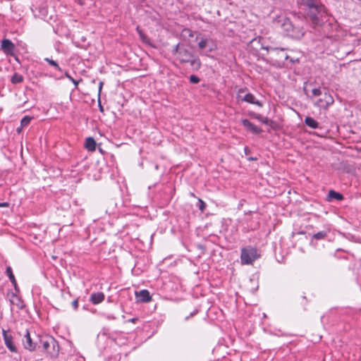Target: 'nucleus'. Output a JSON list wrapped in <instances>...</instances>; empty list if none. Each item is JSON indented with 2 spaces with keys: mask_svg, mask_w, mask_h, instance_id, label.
I'll return each instance as SVG.
<instances>
[{
  "mask_svg": "<svg viewBox=\"0 0 361 361\" xmlns=\"http://www.w3.org/2000/svg\"><path fill=\"white\" fill-rule=\"evenodd\" d=\"M273 23L276 27L281 28L282 30L285 35L298 39H300L304 35L302 27L293 25L286 16H276L274 19Z\"/></svg>",
  "mask_w": 361,
  "mask_h": 361,
  "instance_id": "obj_1",
  "label": "nucleus"
},
{
  "mask_svg": "<svg viewBox=\"0 0 361 361\" xmlns=\"http://www.w3.org/2000/svg\"><path fill=\"white\" fill-rule=\"evenodd\" d=\"M173 54L180 63H190L191 66H200V62L197 59H192V54L183 44H178L172 50Z\"/></svg>",
  "mask_w": 361,
  "mask_h": 361,
  "instance_id": "obj_2",
  "label": "nucleus"
},
{
  "mask_svg": "<svg viewBox=\"0 0 361 361\" xmlns=\"http://www.w3.org/2000/svg\"><path fill=\"white\" fill-rule=\"evenodd\" d=\"M43 349L51 357H56L59 352V346L53 337H44L40 340Z\"/></svg>",
  "mask_w": 361,
  "mask_h": 361,
  "instance_id": "obj_3",
  "label": "nucleus"
},
{
  "mask_svg": "<svg viewBox=\"0 0 361 361\" xmlns=\"http://www.w3.org/2000/svg\"><path fill=\"white\" fill-rule=\"evenodd\" d=\"M324 8L322 6L317 5L308 9L307 16L314 25H320L324 14Z\"/></svg>",
  "mask_w": 361,
  "mask_h": 361,
  "instance_id": "obj_4",
  "label": "nucleus"
},
{
  "mask_svg": "<svg viewBox=\"0 0 361 361\" xmlns=\"http://www.w3.org/2000/svg\"><path fill=\"white\" fill-rule=\"evenodd\" d=\"M246 88L239 89L236 97L237 100L238 102H245L247 103L256 104L258 106L262 107V104L257 100L252 94L246 92Z\"/></svg>",
  "mask_w": 361,
  "mask_h": 361,
  "instance_id": "obj_5",
  "label": "nucleus"
},
{
  "mask_svg": "<svg viewBox=\"0 0 361 361\" xmlns=\"http://www.w3.org/2000/svg\"><path fill=\"white\" fill-rule=\"evenodd\" d=\"M260 256L261 254L257 252V250H241V264H252Z\"/></svg>",
  "mask_w": 361,
  "mask_h": 361,
  "instance_id": "obj_6",
  "label": "nucleus"
},
{
  "mask_svg": "<svg viewBox=\"0 0 361 361\" xmlns=\"http://www.w3.org/2000/svg\"><path fill=\"white\" fill-rule=\"evenodd\" d=\"M334 102L333 97L329 93L325 92L322 97L317 101L315 104L319 108L326 109L329 106L333 104Z\"/></svg>",
  "mask_w": 361,
  "mask_h": 361,
  "instance_id": "obj_7",
  "label": "nucleus"
},
{
  "mask_svg": "<svg viewBox=\"0 0 361 361\" xmlns=\"http://www.w3.org/2000/svg\"><path fill=\"white\" fill-rule=\"evenodd\" d=\"M1 47L3 51L7 55H13L15 50L14 44L8 39L1 41Z\"/></svg>",
  "mask_w": 361,
  "mask_h": 361,
  "instance_id": "obj_8",
  "label": "nucleus"
},
{
  "mask_svg": "<svg viewBox=\"0 0 361 361\" xmlns=\"http://www.w3.org/2000/svg\"><path fill=\"white\" fill-rule=\"evenodd\" d=\"M3 336L6 346L13 353L17 352V348L13 342V336L8 334L6 331L3 329Z\"/></svg>",
  "mask_w": 361,
  "mask_h": 361,
  "instance_id": "obj_9",
  "label": "nucleus"
},
{
  "mask_svg": "<svg viewBox=\"0 0 361 361\" xmlns=\"http://www.w3.org/2000/svg\"><path fill=\"white\" fill-rule=\"evenodd\" d=\"M23 343L26 349L33 350L36 348V343L32 341L30 337V332L27 329L25 330V334L23 339Z\"/></svg>",
  "mask_w": 361,
  "mask_h": 361,
  "instance_id": "obj_10",
  "label": "nucleus"
},
{
  "mask_svg": "<svg viewBox=\"0 0 361 361\" xmlns=\"http://www.w3.org/2000/svg\"><path fill=\"white\" fill-rule=\"evenodd\" d=\"M242 123L247 130L250 131L253 134L258 135L262 132V130L260 128L254 125L247 119H243Z\"/></svg>",
  "mask_w": 361,
  "mask_h": 361,
  "instance_id": "obj_11",
  "label": "nucleus"
},
{
  "mask_svg": "<svg viewBox=\"0 0 361 361\" xmlns=\"http://www.w3.org/2000/svg\"><path fill=\"white\" fill-rule=\"evenodd\" d=\"M135 296L138 301L142 302H148L152 300V297L147 290H141L135 292Z\"/></svg>",
  "mask_w": 361,
  "mask_h": 361,
  "instance_id": "obj_12",
  "label": "nucleus"
},
{
  "mask_svg": "<svg viewBox=\"0 0 361 361\" xmlns=\"http://www.w3.org/2000/svg\"><path fill=\"white\" fill-rule=\"evenodd\" d=\"M104 300V294L102 292L94 293L90 295V301L94 305L99 304Z\"/></svg>",
  "mask_w": 361,
  "mask_h": 361,
  "instance_id": "obj_13",
  "label": "nucleus"
},
{
  "mask_svg": "<svg viewBox=\"0 0 361 361\" xmlns=\"http://www.w3.org/2000/svg\"><path fill=\"white\" fill-rule=\"evenodd\" d=\"M85 147L87 150L94 152L96 149V142L94 139L92 137H87L85 142Z\"/></svg>",
  "mask_w": 361,
  "mask_h": 361,
  "instance_id": "obj_14",
  "label": "nucleus"
},
{
  "mask_svg": "<svg viewBox=\"0 0 361 361\" xmlns=\"http://www.w3.org/2000/svg\"><path fill=\"white\" fill-rule=\"evenodd\" d=\"M342 200L343 199V195L333 190H330L327 196V200L331 201L332 200Z\"/></svg>",
  "mask_w": 361,
  "mask_h": 361,
  "instance_id": "obj_15",
  "label": "nucleus"
},
{
  "mask_svg": "<svg viewBox=\"0 0 361 361\" xmlns=\"http://www.w3.org/2000/svg\"><path fill=\"white\" fill-rule=\"evenodd\" d=\"M305 123L310 128L312 129H316L319 126V123L315 121L313 118L307 116L305 118Z\"/></svg>",
  "mask_w": 361,
  "mask_h": 361,
  "instance_id": "obj_16",
  "label": "nucleus"
},
{
  "mask_svg": "<svg viewBox=\"0 0 361 361\" xmlns=\"http://www.w3.org/2000/svg\"><path fill=\"white\" fill-rule=\"evenodd\" d=\"M6 274H7V276H8V278H9L10 281H11L12 284L13 285V286L16 289L17 288V282H16L15 276H14V275L13 274L12 269H11V267H8L6 268Z\"/></svg>",
  "mask_w": 361,
  "mask_h": 361,
  "instance_id": "obj_17",
  "label": "nucleus"
},
{
  "mask_svg": "<svg viewBox=\"0 0 361 361\" xmlns=\"http://www.w3.org/2000/svg\"><path fill=\"white\" fill-rule=\"evenodd\" d=\"M136 30L139 34L140 39L145 44H149V39L147 37L146 35L144 34L142 30L140 28L139 26L136 27Z\"/></svg>",
  "mask_w": 361,
  "mask_h": 361,
  "instance_id": "obj_18",
  "label": "nucleus"
},
{
  "mask_svg": "<svg viewBox=\"0 0 361 361\" xmlns=\"http://www.w3.org/2000/svg\"><path fill=\"white\" fill-rule=\"evenodd\" d=\"M328 234V231H319L315 234H314L312 235V240L313 239H315V240H323L324 239L326 235Z\"/></svg>",
  "mask_w": 361,
  "mask_h": 361,
  "instance_id": "obj_19",
  "label": "nucleus"
},
{
  "mask_svg": "<svg viewBox=\"0 0 361 361\" xmlns=\"http://www.w3.org/2000/svg\"><path fill=\"white\" fill-rule=\"evenodd\" d=\"M23 81V75L18 74V73H15L12 78H11V82L13 84H17V83H20L21 82Z\"/></svg>",
  "mask_w": 361,
  "mask_h": 361,
  "instance_id": "obj_20",
  "label": "nucleus"
},
{
  "mask_svg": "<svg viewBox=\"0 0 361 361\" xmlns=\"http://www.w3.org/2000/svg\"><path fill=\"white\" fill-rule=\"evenodd\" d=\"M302 2L307 6L308 9L318 5L315 0H302Z\"/></svg>",
  "mask_w": 361,
  "mask_h": 361,
  "instance_id": "obj_21",
  "label": "nucleus"
},
{
  "mask_svg": "<svg viewBox=\"0 0 361 361\" xmlns=\"http://www.w3.org/2000/svg\"><path fill=\"white\" fill-rule=\"evenodd\" d=\"M32 117L26 116L20 121L21 128L27 126L31 121Z\"/></svg>",
  "mask_w": 361,
  "mask_h": 361,
  "instance_id": "obj_22",
  "label": "nucleus"
},
{
  "mask_svg": "<svg viewBox=\"0 0 361 361\" xmlns=\"http://www.w3.org/2000/svg\"><path fill=\"white\" fill-rule=\"evenodd\" d=\"M209 42V39H202L198 43L199 48L200 49H203L206 48Z\"/></svg>",
  "mask_w": 361,
  "mask_h": 361,
  "instance_id": "obj_23",
  "label": "nucleus"
},
{
  "mask_svg": "<svg viewBox=\"0 0 361 361\" xmlns=\"http://www.w3.org/2000/svg\"><path fill=\"white\" fill-rule=\"evenodd\" d=\"M264 124H266V125L270 126L272 129H276L277 127V124L274 121H273L272 120H271L269 118L264 119Z\"/></svg>",
  "mask_w": 361,
  "mask_h": 361,
  "instance_id": "obj_24",
  "label": "nucleus"
},
{
  "mask_svg": "<svg viewBox=\"0 0 361 361\" xmlns=\"http://www.w3.org/2000/svg\"><path fill=\"white\" fill-rule=\"evenodd\" d=\"M45 61H47L49 65L55 67L57 70H59L60 71H61V68L59 66L58 63L55 61L48 59V58H46Z\"/></svg>",
  "mask_w": 361,
  "mask_h": 361,
  "instance_id": "obj_25",
  "label": "nucleus"
},
{
  "mask_svg": "<svg viewBox=\"0 0 361 361\" xmlns=\"http://www.w3.org/2000/svg\"><path fill=\"white\" fill-rule=\"evenodd\" d=\"M65 75H66V77L67 78H68V79H69V80H71V81L74 84V85H75V88H77V87H78V84H79L80 80H79V81H78V80H74V79H73V78H72V77L68 74V73H67V72H66V73H65ZM81 80H80V81H81Z\"/></svg>",
  "mask_w": 361,
  "mask_h": 361,
  "instance_id": "obj_26",
  "label": "nucleus"
},
{
  "mask_svg": "<svg viewBox=\"0 0 361 361\" xmlns=\"http://www.w3.org/2000/svg\"><path fill=\"white\" fill-rule=\"evenodd\" d=\"M198 203H199L198 207H199L200 210L202 212H204V210L205 209V207H206V204H205V202H204L202 200H201V199H200V198H199V199H198Z\"/></svg>",
  "mask_w": 361,
  "mask_h": 361,
  "instance_id": "obj_27",
  "label": "nucleus"
},
{
  "mask_svg": "<svg viewBox=\"0 0 361 361\" xmlns=\"http://www.w3.org/2000/svg\"><path fill=\"white\" fill-rule=\"evenodd\" d=\"M190 82L194 84H197L200 82V78L195 75H191L190 76Z\"/></svg>",
  "mask_w": 361,
  "mask_h": 361,
  "instance_id": "obj_28",
  "label": "nucleus"
},
{
  "mask_svg": "<svg viewBox=\"0 0 361 361\" xmlns=\"http://www.w3.org/2000/svg\"><path fill=\"white\" fill-rule=\"evenodd\" d=\"M253 117L257 119L258 121H259L260 122H262V123H264V119H269V118H267V117H263L261 114H253Z\"/></svg>",
  "mask_w": 361,
  "mask_h": 361,
  "instance_id": "obj_29",
  "label": "nucleus"
},
{
  "mask_svg": "<svg viewBox=\"0 0 361 361\" xmlns=\"http://www.w3.org/2000/svg\"><path fill=\"white\" fill-rule=\"evenodd\" d=\"M312 92L314 96H320L322 94L320 88H314Z\"/></svg>",
  "mask_w": 361,
  "mask_h": 361,
  "instance_id": "obj_30",
  "label": "nucleus"
},
{
  "mask_svg": "<svg viewBox=\"0 0 361 361\" xmlns=\"http://www.w3.org/2000/svg\"><path fill=\"white\" fill-rule=\"evenodd\" d=\"M16 299L18 300V302H16V305L20 308V309H23L24 307V304H23V302L19 299L18 297L15 296Z\"/></svg>",
  "mask_w": 361,
  "mask_h": 361,
  "instance_id": "obj_31",
  "label": "nucleus"
},
{
  "mask_svg": "<svg viewBox=\"0 0 361 361\" xmlns=\"http://www.w3.org/2000/svg\"><path fill=\"white\" fill-rule=\"evenodd\" d=\"M72 306L75 309V310H77L78 307V300L76 299V300H74L73 302H72Z\"/></svg>",
  "mask_w": 361,
  "mask_h": 361,
  "instance_id": "obj_32",
  "label": "nucleus"
},
{
  "mask_svg": "<svg viewBox=\"0 0 361 361\" xmlns=\"http://www.w3.org/2000/svg\"><path fill=\"white\" fill-rule=\"evenodd\" d=\"M9 204L8 202L0 203V207H8Z\"/></svg>",
  "mask_w": 361,
  "mask_h": 361,
  "instance_id": "obj_33",
  "label": "nucleus"
},
{
  "mask_svg": "<svg viewBox=\"0 0 361 361\" xmlns=\"http://www.w3.org/2000/svg\"><path fill=\"white\" fill-rule=\"evenodd\" d=\"M137 320H138L137 318H132V319H128L127 322H128L135 323Z\"/></svg>",
  "mask_w": 361,
  "mask_h": 361,
  "instance_id": "obj_34",
  "label": "nucleus"
},
{
  "mask_svg": "<svg viewBox=\"0 0 361 361\" xmlns=\"http://www.w3.org/2000/svg\"><path fill=\"white\" fill-rule=\"evenodd\" d=\"M102 85H103V82H99V92H100V91H101V90H102Z\"/></svg>",
  "mask_w": 361,
  "mask_h": 361,
  "instance_id": "obj_35",
  "label": "nucleus"
},
{
  "mask_svg": "<svg viewBox=\"0 0 361 361\" xmlns=\"http://www.w3.org/2000/svg\"><path fill=\"white\" fill-rule=\"evenodd\" d=\"M22 128H21V126H20V128H17V132H18V133H20L21 132V130H22Z\"/></svg>",
  "mask_w": 361,
  "mask_h": 361,
  "instance_id": "obj_36",
  "label": "nucleus"
},
{
  "mask_svg": "<svg viewBox=\"0 0 361 361\" xmlns=\"http://www.w3.org/2000/svg\"><path fill=\"white\" fill-rule=\"evenodd\" d=\"M51 258H53L54 259H56V257L55 255H51Z\"/></svg>",
  "mask_w": 361,
  "mask_h": 361,
  "instance_id": "obj_37",
  "label": "nucleus"
},
{
  "mask_svg": "<svg viewBox=\"0 0 361 361\" xmlns=\"http://www.w3.org/2000/svg\"><path fill=\"white\" fill-rule=\"evenodd\" d=\"M190 195H191L192 197H195V194H194V193H192V192H191V193H190Z\"/></svg>",
  "mask_w": 361,
  "mask_h": 361,
  "instance_id": "obj_38",
  "label": "nucleus"
},
{
  "mask_svg": "<svg viewBox=\"0 0 361 361\" xmlns=\"http://www.w3.org/2000/svg\"><path fill=\"white\" fill-rule=\"evenodd\" d=\"M360 2V6H361V0H357Z\"/></svg>",
  "mask_w": 361,
  "mask_h": 361,
  "instance_id": "obj_39",
  "label": "nucleus"
},
{
  "mask_svg": "<svg viewBox=\"0 0 361 361\" xmlns=\"http://www.w3.org/2000/svg\"><path fill=\"white\" fill-rule=\"evenodd\" d=\"M99 106H100V109H101V111H102V110H103V109H102V106L101 105H99Z\"/></svg>",
  "mask_w": 361,
  "mask_h": 361,
  "instance_id": "obj_40",
  "label": "nucleus"
}]
</instances>
